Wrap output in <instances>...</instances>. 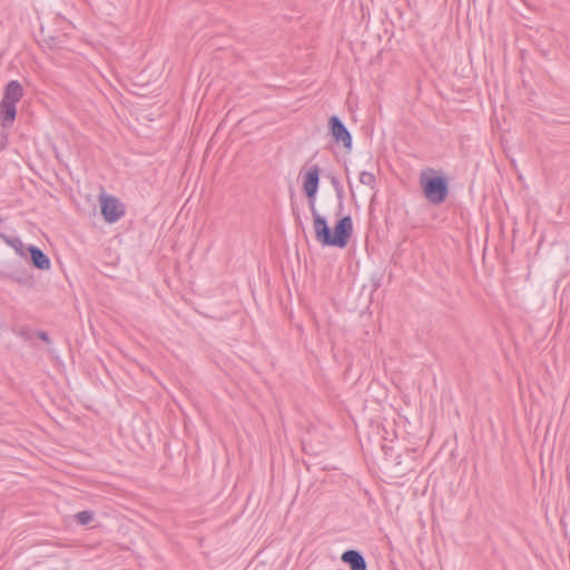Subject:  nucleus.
I'll return each mask as SVG.
<instances>
[{
  "mask_svg": "<svg viewBox=\"0 0 570 570\" xmlns=\"http://www.w3.org/2000/svg\"><path fill=\"white\" fill-rule=\"evenodd\" d=\"M320 168L312 166L304 174L303 189L308 199H311V213L313 216V228L316 240L323 246H333L344 248L352 235L353 224L350 216L341 218L332 233L326 219L316 210L314 198L318 190Z\"/></svg>",
  "mask_w": 570,
  "mask_h": 570,
  "instance_id": "obj_1",
  "label": "nucleus"
},
{
  "mask_svg": "<svg viewBox=\"0 0 570 570\" xmlns=\"http://www.w3.org/2000/svg\"><path fill=\"white\" fill-rule=\"evenodd\" d=\"M23 88L16 81H10L6 89L0 104V119L3 127H10L16 118V104L22 98Z\"/></svg>",
  "mask_w": 570,
  "mask_h": 570,
  "instance_id": "obj_2",
  "label": "nucleus"
},
{
  "mask_svg": "<svg viewBox=\"0 0 570 570\" xmlns=\"http://www.w3.org/2000/svg\"><path fill=\"white\" fill-rule=\"evenodd\" d=\"M421 186L424 196L433 204H441L444 202L448 195V184L442 177H431L425 173H422Z\"/></svg>",
  "mask_w": 570,
  "mask_h": 570,
  "instance_id": "obj_3",
  "label": "nucleus"
},
{
  "mask_svg": "<svg viewBox=\"0 0 570 570\" xmlns=\"http://www.w3.org/2000/svg\"><path fill=\"white\" fill-rule=\"evenodd\" d=\"M100 206L101 214L108 223L117 222L125 213L122 205L112 196L101 195Z\"/></svg>",
  "mask_w": 570,
  "mask_h": 570,
  "instance_id": "obj_4",
  "label": "nucleus"
},
{
  "mask_svg": "<svg viewBox=\"0 0 570 570\" xmlns=\"http://www.w3.org/2000/svg\"><path fill=\"white\" fill-rule=\"evenodd\" d=\"M328 129L336 142H341L347 149L352 147V136L337 116L330 118Z\"/></svg>",
  "mask_w": 570,
  "mask_h": 570,
  "instance_id": "obj_5",
  "label": "nucleus"
},
{
  "mask_svg": "<svg viewBox=\"0 0 570 570\" xmlns=\"http://www.w3.org/2000/svg\"><path fill=\"white\" fill-rule=\"evenodd\" d=\"M341 559L350 566L351 570H366V562L363 556L355 550L345 551Z\"/></svg>",
  "mask_w": 570,
  "mask_h": 570,
  "instance_id": "obj_6",
  "label": "nucleus"
},
{
  "mask_svg": "<svg viewBox=\"0 0 570 570\" xmlns=\"http://www.w3.org/2000/svg\"><path fill=\"white\" fill-rule=\"evenodd\" d=\"M27 249L30 254V257H31V261H32V264L35 265V267L42 269V271H48L50 268V266H51L50 259L47 255H45L42 253V250H40L38 247H36L33 245H30Z\"/></svg>",
  "mask_w": 570,
  "mask_h": 570,
  "instance_id": "obj_7",
  "label": "nucleus"
},
{
  "mask_svg": "<svg viewBox=\"0 0 570 570\" xmlns=\"http://www.w3.org/2000/svg\"><path fill=\"white\" fill-rule=\"evenodd\" d=\"M0 239L10 246L19 256L26 257L28 250L23 242L18 237H9L8 235L0 232Z\"/></svg>",
  "mask_w": 570,
  "mask_h": 570,
  "instance_id": "obj_8",
  "label": "nucleus"
},
{
  "mask_svg": "<svg viewBox=\"0 0 570 570\" xmlns=\"http://www.w3.org/2000/svg\"><path fill=\"white\" fill-rule=\"evenodd\" d=\"M358 181L362 186L360 189L362 194H366L367 191H373L375 189V176L370 171H362L358 176Z\"/></svg>",
  "mask_w": 570,
  "mask_h": 570,
  "instance_id": "obj_9",
  "label": "nucleus"
},
{
  "mask_svg": "<svg viewBox=\"0 0 570 570\" xmlns=\"http://www.w3.org/2000/svg\"><path fill=\"white\" fill-rule=\"evenodd\" d=\"M77 522L81 525L89 524L94 520V512L91 511H81L75 515Z\"/></svg>",
  "mask_w": 570,
  "mask_h": 570,
  "instance_id": "obj_10",
  "label": "nucleus"
},
{
  "mask_svg": "<svg viewBox=\"0 0 570 570\" xmlns=\"http://www.w3.org/2000/svg\"><path fill=\"white\" fill-rule=\"evenodd\" d=\"M7 276L10 277L11 279L18 282V283L21 282L20 277L18 276V274L16 272L8 273Z\"/></svg>",
  "mask_w": 570,
  "mask_h": 570,
  "instance_id": "obj_11",
  "label": "nucleus"
},
{
  "mask_svg": "<svg viewBox=\"0 0 570 570\" xmlns=\"http://www.w3.org/2000/svg\"><path fill=\"white\" fill-rule=\"evenodd\" d=\"M40 337L43 340V341H48V335L46 333H41L40 334Z\"/></svg>",
  "mask_w": 570,
  "mask_h": 570,
  "instance_id": "obj_12",
  "label": "nucleus"
},
{
  "mask_svg": "<svg viewBox=\"0 0 570 570\" xmlns=\"http://www.w3.org/2000/svg\"><path fill=\"white\" fill-rule=\"evenodd\" d=\"M351 194L354 195V190L352 188V185L350 184Z\"/></svg>",
  "mask_w": 570,
  "mask_h": 570,
  "instance_id": "obj_13",
  "label": "nucleus"
}]
</instances>
